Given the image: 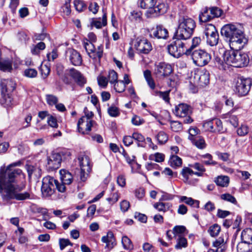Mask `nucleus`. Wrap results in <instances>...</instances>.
I'll return each instance as SVG.
<instances>
[{
    "instance_id": "nucleus-1",
    "label": "nucleus",
    "mask_w": 252,
    "mask_h": 252,
    "mask_svg": "<svg viewBox=\"0 0 252 252\" xmlns=\"http://www.w3.org/2000/svg\"><path fill=\"white\" fill-rule=\"evenodd\" d=\"M221 34L228 42L231 50H226L223 53L224 60L227 64L236 67H243L252 63L245 53L239 52L247 44L248 39L245 33L244 29L239 25L226 24L221 29Z\"/></svg>"
},
{
    "instance_id": "nucleus-2",
    "label": "nucleus",
    "mask_w": 252,
    "mask_h": 252,
    "mask_svg": "<svg viewBox=\"0 0 252 252\" xmlns=\"http://www.w3.org/2000/svg\"><path fill=\"white\" fill-rule=\"evenodd\" d=\"M7 178L1 186V197L3 200L16 199L23 201L30 198L29 192H20L25 188L20 186L19 182L24 180L25 175L19 168H13L12 171L7 174Z\"/></svg>"
},
{
    "instance_id": "nucleus-3",
    "label": "nucleus",
    "mask_w": 252,
    "mask_h": 252,
    "mask_svg": "<svg viewBox=\"0 0 252 252\" xmlns=\"http://www.w3.org/2000/svg\"><path fill=\"white\" fill-rule=\"evenodd\" d=\"M196 27L195 21L190 18L183 17L179 20L175 34L178 38L188 39L193 34Z\"/></svg>"
},
{
    "instance_id": "nucleus-4",
    "label": "nucleus",
    "mask_w": 252,
    "mask_h": 252,
    "mask_svg": "<svg viewBox=\"0 0 252 252\" xmlns=\"http://www.w3.org/2000/svg\"><path fill=\"white\" fill-rule=\"evenodd\" d=\"M57 189L59 192H64L66 188L65 185L60 184L59 181L53 177L47 176L42 179L41 192L43 196H51Z\"/></svg>"
},
{
    "instance_id": "nucleus-5",
    "label": "nucleus",
    "mask_w": 252,
    "mask_h": 252,
    "mask_svg": "<svg viewBox=\"0 0 252 252\" xmlns=\"http://www.w3.org/2000/svg\"><path fill=\"white\" fill-rule=\"evenodd\" d=\"M173 41L168 46L169 53L175 58H178L183 55H187L188 42L187 39L175 37L173 38Z\"/></svg>"
},
{
    "instance_id": "nucleus-6",
    "label": "nucleus",
    "mask_w": 252,
    "mask_h": 252,
    "mask_svg": "<svg viewBox=\"0 0 252 252\" xmlns=\"http://www.w3.org/2000/svg\"><path fill=\"white\" fill-rule=\"evenodd\" d=\"M80 167V181L85 182L92 170V164L88 156L81 154L78 158Z\"/></svg>"
},
{
    "instance_id": "nucleus-7",
    "label": "nucleus",
    "mask_w": 252,
    "mask_h": 252,
    "mask_svg": "<svg viewBox=\"0 0 252 252\" xmlns=\"http://www.w3.org/2000/svg\"><path fill=\"white\" fill-rule=\"evenodd\" d=\"M203 34V38L206 39L207 45L215 46L218 44L219 34L214 25L206 24L204 29Z\"/></svg>"
},
{
    "instance_id": "nucleus-8",
    "label": "nucleus",
    "mask_w": 252,
    "mask_h": 252,
    "mask_svg": "<svg viewBox=\"0 0 252 252\" xmlns=\"http://www.w3.org/2000/svg\"><path fill=\"white\" fill-rule=\"evenodd\" d=\"M189 56H191L193 63L198 66L207 64L212 58L210 53L202 49L195 50Z\"/></svg>"
},
{
    "instance_id": "nucleus-9",
    "label": "nucleus",
    "mask_w": 252,
    "mask_h": 252,
    "mask_svg": "<svg viewBox=\"0 0 252 252\" xmlns=\"http://www.w3.org/2000/svg\"><path fill=\"white\" fill-rule=\"evenodd\" d=\"M251 85L252 81L250 79L238 77L235 82L234 92L239 96H245L249 92Z\"/></svg>"
},
{
    "instance_id": "nucleus-10",
    "label": "nucleus",
    "mask_w": 252,
    "mask_h": 252,
    "mask_svg": "<svg viewBox=\"0 0 252 252\" xmlns=\"http://www.w3.org/2000/svg\"><path fill=\"white\" fill-rule=\"evenodd\" d=\"M134 46L140 53L147 54L152 50L151 43L145 38L138 37L136 39Z\"/></svg>"
},
{
    "instance_id": "nucleus-11",
    "label": "nucleus",
    "mask_w": 252,
    "mask_h": 252,
    "mask_svg": "<svg viewBox=\"0 0 252 252\" xmlns=\"http://www.w3.org/2000/svg\"><path fill=\"white\" fill-rule=\"evenodd\" d=\"M194 83L198 86L204 87L209 83L210 74L206 69L197 70L194 74Z\"/></svg>"
},
{
    "instance_id": "nucleus-12",
    "label": "nucleus",
    "mask_w": 252,
    "mask_h": 252,
    "mask_svg": "<svg viewBox=\"0 0 252 252\" xmlns=\"http://www.w3.org/2000/svg\"><path fill=\"white\" fill-rule=\"evenodd\" d=\"M61 161V155L57 153H53L47 158L46 167L50 171L56 170L60 167Z\"/></svg>"
},
{
    "instance_id": "nucleus-13",
    "label": "nucleus",
    "mask_w": 252,
    "mask_h": 252,
    "mask_svg": "<svg viewBox=\"0 0 252 252\" xmlns=\"http://www.w3.org/2000/svg\"><path fill=\"white\" fill-rule=\"evenodd\" d=\"M95 122L92 120H88L86 117H81L78 122V131L82 134H88Z\"/></svg>"
},
{
    "instance_id": "nucleus-14",
    "label": "nucleus",
    "mask_w": 252,
    "mask_h": 252,
    "mask_svg": "<svg viewBox=\"0 0 252 252\" xmlns=\"http://www.w3.org/2000/svg\"><path fill=\"white\" fill-rule=\"evenodd\" d=\"M66 58L72 65L75 66L80 65L82 63V58L80 54L73 49H67L66 52Z\"/></svg>"
},
{
    "instance_id": "nucleus-15",
    "label": "nucleus",
    "mask_w": 252,
    "mask_h": 252,
    "mask_svg": "<svg viewBox=\"0 0 252 252\" xmlns=\"http://www.w3.org/2000/svg\"><path fill=\"white\" fill-rule=\"evenodd\" d=\"M172 71L170 64L165 63H160L156 65L154 73L158 77H165L169 75Z\"/></svg>"
},
{
    "instance_id": "nucleus-16",
    "label": "nucleus",
    "mask_w": 252,
    "mask_h": 252,
    "mask_svg": "<svg viewBox=\"0 0 252 252\" xmlns=\"http://www.w3.org/2000/svg\"><path fill=\"white\" fill-rule=\"evenodd\" d=\"M21 162L18 161L12 163L7 166L6 167H1L0 169V194L1 195V186L5 182L6 178H7V174L9 172L12 171L13 168L16 166H20Z\"/></svg>"
},
{
    "instance_id": "nucleus-17",
    "label": "nucleus",
    "mask_w": 252,
    "mask_h": 252,
    "mask_svg": "<svg viewBox=\"0 0 252 252\" xmlns=\"http://www.w3.org/2000/svg\"><path fill=\"white\" fill-rule=\"evenodd\" d=\"M150 36L158 39H166L168 36V32L162 26L158 25L151 30Z\"/></svg>"
},
{
    "instance_id": "nucleus-18",
    "label": "nucleus",
    "mask_w": 252,
    "mask_h": 252,
    "mask_svg": "<svg viewBox=\"0 0 252 252\" xmlns=\"http://www.w3.org/2000/svg\"><path fill=\"white\" fill-rule=\"evenodd\" d=\"M173 113L177 117H185L191 113L190 107L187 104H179L175 107Z\"/></svg>"
},
{
    "instance_id": "nucleus-19",
    "label": "nucleus",
    "mask_w": 252,
    "mask_h": 252,
    "mask_svg": "<svg viewBox=\"0 0 252 252\" xmlns=\"http://www.w3.org/2000/svg\"><path fill=\"white\" fill-rule=\"evenodd\" d=\"M101 241L106 244L105 248L108 250H111L116 245L114 234L111 231H108L106 235L102 237Z\"/></svg>"
},
{
    "instance_id": "nucleus-20",
    "label": "nucleus",
    "mask_w": 252,
    "mask_h": 252,
    "mask_svg": "<svg viewBox=\"0 0 252 252\" xmlns=\"http://www.w3.org/2000/svg\"><path fill=\"white\" fill-rule=\"evenodd\" d=\"M69 75L77 83V84L80 86H83L86 83V80L84 78L83 75L78 70L72 68L69 70Z\"/></svg>"
},
{
    "instance_id": "nucleus-21",
    "label": "nucleus",
    "mask_w": 252,
    "mask_h": 252,
    "mask_svg": "<svg viewBox=\"0 0 252 252\" xmlns=\"http://www.w3.org/2000/svg\"><path fill=\"white\" fill-rule=\"evenodd\" d=\"M60 174L62 183H60V184L70 185L76 178L77 181L80 180L79 177H73L71 173L65 170H61Z\"/></svg>"
},
{
    "instance_id": "nucleus-22",
    "label": "nucleus",
    "mask_w": 252,
    "mask_h": 252,
    "mask_svg": "<svg viewBox=\"0 0 252 252\" xmlns=\"http://www.w3.org/2000/svg\"><path fill=\"white\" fill-rule=\"evenodd\" d=\"M181 174L184 178V182L190 185L194 184L198 181L197 179H195L193 180H190L189 179V176H191L193 174L194 175V171H193L191 168L189 167H184L181 171Z\"/></svg>"
},
{
    "instance_id": "nucleus-23",
    "label": "nucleus",
    "mask_w": 252,
    "mask_h": 252,
    "mask_svg": "<svg viewBox=\"0 0 252 252\" xmlns=\"http://www.w3.org/2000/svg\"><path fill=\"white\" fill-rule=\"evenodd\" d=\"M1 92L11 94L16 88V83L12 80H4L1 83Z\"/></svg>"
},
{
    "instance_id": "nucleus-24",
    "label": "nucleus",
    "mask_w": 252,
    "mask_h": 252,
    "mask_svg": "<svg viewBox=\"0 0 252 252\" xmlns=\"http://www.w3.org/2000/svg\"><path fill=\"white\" fill-rule=\"evenodd\" d=\"M167 10V6L162 2H159L157 5H155L151 10L150 14L153 16H158L159 15L165 13Z\"/></svg>"
},
{
    "instance_id": "nucleus-25",
    "label": "nucleus",
    "mask_w": 252,
    "mask_h": 252,
    "mask_svg": "<svg viewBox=\"0 0 252 252\" xmlns=\"http://www.w3.org/2000/svg\"><path fill=\"white\" fill-rule=\"evenodd\" d=\"M13 98L11 94L1 92L0 104L4 107H10L12 105Z\"/></svg>"
},
{
    "instance_id": "nucleus-26",
    "label": "nucleus",
    "mask_w": 252,
    "mask_h": 252,
    "mask_svg": "<svg viewBox=\"0 0 252 252\" xmlns=\"http://www.w3.org/2000/svg\"><path fill=\"white\" fill-rule=\"evenodd\" d=\"M27 170L30 179H31L32 176L36 178H38L41 176V170L39 168L31 165H27Z\"/></svg>"
},
{
    "instance_id": "nucleus-27",
    "label": "nucleus",
    "mask_w": 252,
    "mask_h": 252,
    "mask_svg": "<svg viewBox=\"0 0 252 252\" xmlns=\"http://www.w3.org/2000/svg\"><path fill=\"white\" fill-rule=\"evenodd\" d=\"M189 166L197 171H194V175L198 177H202L205 175L206 169L204 165L199 162H195L193 164H189Z\"/></svg>"
},
{
    "instance_id": "nucleus-28",
    "label": "nucleus",
    "mask_w": 252,
    "mask_h": 252,
    "mask_svg": "<svg viewBox=\"0 0 252 252\" xmlns=\"http://www.w3.org/2000/svg\"><path fill=\"white\" fill-rule=\"evenodd\" d=\"M242 241L252 245V229L246 228L241 233Z\"/></svg>"
},
{
    "instance_id": "nucleus-29",
    "label": "nucleus",
    "mask_w": 252,
    "mask_h": 252,
    "mask_svg": "<svg viewBox=\"0 0 252 252\" xmlns=\"http://www.w3.org/2000/svg\"><path fill=\"white\" fill-rule=\"evenodd\" d=\"M157 2V0H141L139 5L142 8L148 9L147 12L150 14L151 10L154 7Z\"/></svg>"
},
{
    "instance_id": "nucleus-30",
    "label": "nucleus",
    "mask_w": 252,
    "mask_h": 252,
    "mask_svg": "<svg viewBox=\"0 0 252 252\" xmlns=\"http://www.w3.org/2000/svg\"><path fill=\"white\" fill-rule=\"evenodd\" d=\"M144 77L149 87L151 90H154L155 89L156 84L152 76L151 71L148 69L145 70L144 71Z\"/></svg>"
},
{
    "instance_id": "nucleus-31",
    "label": "nucleus",
    "mask_w": 252,
    "mask_h": 252,
    "mask_svg": "<svg viewBox=\"0 0 252 252\" xmlns=\"http://www.w3.org/2000/svg\"><path fill=\"white\" fill-rule=\"evenodd\" d=\"M201 43V38L199 37H194L191 40V44L189 47L188 44V48L187 51V56H189L190 54L194 50V48L198 47Z\"/></svg>"
},
{
    "instance_id": "nucleus-32",
    "label": "nucleus",
    "mask_w": 252,
    "mask_h": 252,
    "mask_svg": "<svg viewBox=\"0 0 252 252\" xmlns=\"http://www.w3.org/2000/svg\"><path fill=\"white\" fill-rule=\"evenodd\" d=\"M83 46L88 54L91 58V55L95 53V48L93 43L85 39L83 40Z\"/></svg>"
},
{
    "instance_id": "nucleus-33",
    "label": "nucleus",
    "mask_w": 252,
    "mask_h": 252,
    "mask_svg": "<svg viewBox=\"0 0 252 252\" xmlns=\"http://www.w3.org/2000/svg\"><path fill=\"white\" fill-rule=\"evenodd\" d=\"M209 10L210 9L208 7H205L202 10L199 16L200 22H206L213 19L212 17H211V14L209 12Z\"/></svg>"
},
{
    "instance_id": "nucleus-34",
    "label": "nucleus",
    "mask_w": 252,
    "mask_h": 252,
    "mask_svg": "<svg viewBox=\"0 0 252 252\" xmlns=\"http://www.w3.org/2000/svg\"><path fill=\"white\" fill-rule=\"evenodd\" d=\"M216 184L222 187H226L228 186L229 179L226 176H219L215 180Z\"/></svg>"
},
{
    "instance_id": "nucleus-35",
    "label": "nucleus",
    "mask_w": 252,
    "mask_h": 252,
    "mask_svg": "<svg viewBox=\"0 0 252 252\" xmlns=\"http://www.w3.org/2000/svg\"><path fill=\"white\" fill-rule=\"evenodd\" d=\"M171 205L169 203L160 202H157L154 204V207L159 212H165L171 207Z\"/></svg>"
},
{
    "instance_id": "nucleus-36",
    "label": "nucleus",
    "mask_w": 252,
    "mask_h": 252,
    "mask_svg": "<svg viewBox=\"0 0 252 252\" xmlns=\"http://www.w3.org/2000/svg\"><path fill=\"white\" fill-rule=\"evenodd\" d=\"M170 165L174 168L180 167L182 164V159L177 156H172L169 160Z\"/></svg>"
},
{
    "instance_id": "nucleus-37",
    "label": "nucleus",
    "mask_w": 252,
    "mask_h": 252,
    "mask_svg": "<svg viewBox=\"0 0 252 252\" xmlns=\"http://www.w3.org/2000/svg\"><path fill=\"white\" fill-rule=\"evenodd\" d=\"M191 141L193 144L199 149H203L206 147L204 139L200 136L194 137V138H192Z\"/></svg>"
},
{
    "instance_id": "nucleus-38",
    "label": "nucleus",
    "mask_w": 252,
    "mask_h": 252,
    "mask_svg": "<svg viewBox=\"0 0 252 252\" xmlns=\"http://www.w3.org/2000/svg\"><path fill=\"white\" fill-rule=\"evenodd\" d=\"M250 244L241 242L237 246L238 252H252V247H250Z\"/></svg>"
},
{
    "instance_id": "nucleus-39",
    "label": "nucleus",
    "mask_w": 252,
    "mask_h": 252,
    "mask_svg": "<svg viewBox=\"0 0 252 252\" xmlns=\"http://www.w3.org/2000/svg\"><path fill=\"white\" fill-rule=\"evenodd\" d=\"M188 246L187 240L182 235H178L177 244L175 246L177 250L181 249L183 248H186Z\"/></svg>"
},
{
    "instance_id": "nucleus-40",
    "label": "nucleus",
    "mask_w": 252,
    "mask_h": 252,
    "mask_svg": "<svg viewBox=\"0 0 252 252\" xmlns=\"http://www.w3.org/2000/svg\"><path fill=\"white\" fill-rule=\"evenodd\" d=\"M156 138L159 144L162 145L167 142L168 140V136L164 131H160L156 136Z\"/></svg>"
},
{
    "instance_id": "nucleus-41",
    "label": "nucleus",
    "mask_w": 252,
    "mask_h": 252,
    "mask_svg": "<svg viewBox=\"0 0 252 252\" xmlns=\"http://www.w3.org/2000/svg\"><path fill=\"white\" fill-rule=\"evenodd\" d=\"M46 47L45 44L40 42L36 45H33L31 48V52L33 55H38L41 50H43Z\"/></svg>"
},
{
    "instance_id": "nucleus-42",
    "label": "nucleus",
    "mask_w": 252,
    "mask_h": 252,
    "mask_svg": "<svg viewBox=\"0 0 252 252\" xmlns=\"http://www.w3.org/2000/svg\"><path fill=\"white\" fill-rule=\"evenodd\" d=\"M0 69L10 72L12 69V62L10 60L0 61Z\"/></svg>"
},
{
    "instance_id": "nucleus-43",
    "label": "nucleus",
    "mask_w": 252,
    "mask_h": 252,
    "mask_svg": "<svg viewBox=\"0 0 252 252\" xmlns=\"http://www.w3.org/2000/svg\"><path fill=\"white\" fill-rule=\"evenodd\" d=\"M132 137L137 142L138 147H144L145 138L143 135L138 132H134L132 134Z\"/></svg>"
},
{
    "instance_id": "nucleus-44",
    "label": "nucleus",
    "mask_w": 252,
    "mask_h": 252,
    "mask_svg": "<svg viewBox=\"0 0 252 252\" xmlns=\"http://www.w3.org/2000/svg\"><path fill=\"white\" fill-rule=\"evenodd\" d=\"M92 25L97 29H100L102 26H105L107 24V16L106 13H104L102 16V22L100 21V19L95 20L93 21L92 22Z\"/></svg>"
},
{
    "instance_id": "nucleus-45",
    "label": "nucleus",
    "mask_w": 252,
    "mask_h": 252,
    "mask_svg": "<svg viewBox=\"0 0 252 252\" xmlns=\"http://www.w3.org/2000/svg\"><path fill=\"white\" fill-rule=\"evenodd\" d=\"M213 129L214 131H212V132H220L222 131L223 126L222 123L220 120L217 118H214L213 122Z\"/></svg>"
},
{
    "instance_id": "nucleus-46",
    "label": "nucleus",
    "mask_w": 252,
    "mask_h": 252,
    "mask_svg": "<svg viewBox=\"0 0 252 252\" xmlns=\"http://www.w3.org/2000/svg\"><path fill=\"white\" fill-rule=\"evenodd\" d=\"M223 60H222L220 57L218 56H216L215 58V63L216 65L220 69L222 70H225L227 67L226 62L224 60L223 57Z\"/></svg>"
},
{
    "instance_id": "nucleus-47",
    "label": "nucleus",
    "mask_w": 252,
    "mask_h": 252,
    "mask_svg": "<svg viewBox=\"0 0 252 252\" xmlns=\"http://www.w3.org/2000/svg\"><path fill=\"white\" fill-rule=\"evenodd\" d=\"M122 243L125 249L131 250L133 249L131 241L126 236L122 237Z\"/></svg>"
},
{
    "instance_id": "nucleus-48",
    "label": "nucleus",
    "mask_w": 252,
    "mask_h": 252,
    "mask_svg": "<svg viewBox=\"0 0 252 252\" xmlns=\"http://www.w3.org/2000/svg\"><path fill=\"white\" fill-rule=\"evenodd\" d=\"M220 231V227L217 224H214L209 227L208 231L212 237H216L219 235Z\"/></svg>"
},
{
    "instance_id": "nucleus-49",
    "label": "nucleus",
    "mask_w": 252,
    "mask_h": 252,
    "mask_svg": "<svg viewBox=\"0 0 252 252\" xmlns=\"http://www.w3.org/2000/svg\"><path fill=\"white\" fill-rule=\"evenodd\" d=\"M74 7L78 12H82L86 9L87 5L82 0H75L74 1Z\"/></svg>"
},
{
    "instance_id": "nucleus-50",
    "label": "nucleus",
    "mask_w": 252,
    "mask_h": 252,
    "mask_svg": "<svg viewBox=\"0 0 252 252\" xmlns=\"http://www.w3.org/2000/svg\"><path fill=\"white\" fill-rule=\"evenodd\" d=\"M180 201L184 202L190 206L195 204L197 207H199V202L197 200H193L191 197L182 196L180 197Z\"/></svg>"
},
{
    "instance_id": "nucleus-51",
    "label": "nucleus",
    "mask_w": 252,
    "mask_h": 252,
    "mask_svg": "<svg viewBox=\"0 0 252 252\" xmlns=\"http://www.w3.org/2000/svg\"><path fill=\"white\" fill-rule=\"evenodd\" d=\"M113 84L114 90L118 93H122L125 90V84L123 81H117Z\"/></svg>"
},
{
    "instance_id": "nucleus-52",
    "label": "nucleus",
    "mask_w": 252,
    "mask_h": 252,
    "mask_svg": "<svg viewBox=\"0 0 252 252\" xmlns=\"http://www.w3.org/2000/svg\"><path fill=\"white\" fill-rule=\"evenodd\" d=\"M169 91L166 92H160L158 91H155L153 93V94L155 95H159L166 102H169Z\"/></svg>"
},
{
    "instance_id": "nucleus-53",
    "label": "nucleus",
    "mask_w": 252,
    "mask_h": 252,
    "mask_svg": "<svg viewBox=\"0 0 252 252\" xmlns=\"http://www.w3.org/2000/svg\"><path fill=\"white\" fill-rule=\"evenodd\" d=\"M202 158L205 159L203 161V162L207 165H215L217 164V162L214 161L212 159V156L209 154H206L205 155H202Z\"/></svg>"
},
{
    "instance_id": "nucleus-54",
    "label": "nucleus",
    "mask_w": 252,
    "mask_h": 252,
    "mask_svg": "<svg viewBox=\"0 0 252 252\" xmlns=\"http://www.w3.org/2000/svg\"><path fill=\"white\" fill-rule=\"evenodd\" d=\"M209 9L213 18L220 17L223 13V11L217 7H212Z\"/></svg>"
},
{
    "instance_id": "nucleus-55",
    "label": "nucleus",
    "mask_w": 252,
    "mask_h": 252,
    "mask_svg": "<svg viewBox=\"0 0 252 252\" xmlns=\"http://www.w3.org/2000/svg\"><path fill=\"white\" fill-rule=\"evenodd\" d=\"M165 156L163 154L160 153H156L154 155L150 156L151 160H154L157 162H161L164 161Z\"/></svg>"
},
{
    "instance_id": "nucleus-56",
    "label": "nucleus",
    "mask_w": 252,
    "mask_h": 252,
    "mask_svg": "<svg viewBox=\"0 0 252 252\" xmlns=\"http://www.w3.org/2000/svg\"><path fill=\"white\" fill-rule=\"evenodd\" d=\"M220 198L234 204H237L236 198L229 193H224L220 195Z\"/></svg>"
},
{
    "instance_id": "nucleus-57",
    "label": "nucleus",
    "mask_w": 252,
    "mask_h": 252,
    "mask_svg": "<svg viewBox=\"0 0 252 252\" xmlns=\"http://www.w3.org/2000/svg\"><path fill=\"white\" fill-rule=\"evenodd\" d=\"M170 127L172 131L179 132L182 130V125L178 121H172L170 123Z\"/></svg>"
},
{
    "instance_id": "nucleus-58",
    "label": "nucleus",
    "mask_w": 252,
    "mask_h": 252,
    "mask_svg": "<svg viewBox=\"0 0 252 252\" xmlns=\"http://www.w3.org/2000/svg\"><path fill=\"white\" fill-rule=\"evenodd\" d=\"M108 81L110 84H113L118 80V74L116 71L113 70H110L108 75Z\"/></svg>"
},
{
    "instance_id": "nucleus-59",
    "label": "nucleus",
    "mask_w": 252,
    "mask_h": 252,
    "mask_svg": "<svg viewBox=\"0 0 252 252\" xmlns=\"http://www.w3.org/2000/svg\"><path fill=\"white\" fill-rule=\"evenodd\" d=\"M214 119L208 120L204 122L203 127L205 130L212 132L214 131L213 129Z\"/></svg>"
},
{
    "instance_id": "nucleus-60",
    "label": "nucleus",
    "mask_w": 252,
    "mask_h": 252,
    "mask_svg": "<svg viewBox=\"0 0 252 252\" xmlns=\"http://www.w3.org/2000/svg\"><path fill=\"white\" fill-rule=\"evenodd\" d=\"M46 99L47 103L51 106L56 104L58 101L57 97L52 94H47Z\"/></svg>"
},
{
    "instance_id": "nucleus-61",
    "label": "nucleus",
    "mask_w": 252,
    "mask_h": 252,
    "mask_svg": "<svg viewBox=\"0 0 252 252\" xmlns=\"http://www.w3.org/2000/svg\"><path fill=\"white\" fill-rule=\"evenodd\" d=\"M108 113L109 115L113 117H116L120 115L119 109L118 107L112 106L108 108Z\"/></svg>"
},
{
    "instance_id": "nucleus-62",
    "label": "nucleus",
    "mask_w": 252,
    "mask_h": 252,
    "mask_svg": "<svg viewBox=\"0 0 252 252\" xmlns=\"http://www.w3.org/2000/svg\"><path fill=\"white\" fill-rule=\"evenodd\" d=\"M103 54V46L99 45L97 47V51L95 50V53L93 54L92 55H91V58L93 59H96L97 58H98L99 60L102 57Z\"/></svg>"
},
{
    "instance_id": "nucleus-63",
    "label": "nucleus",
    "mask_w": 252,
    "mask_h": 252,
    "mask_svg": "<svg viewBox=\"0 0 252 252\" xmlns=\"http://www.w3.org/2000/svg\"><path fill=\"white\" fill-rule=\"evenodd\" d=\"M237 133L241 136H243L248 134L249 132V127L247 126L242 125L241 126L237 129Z\"/></svg>"
},
{
    "instance_id": "nucleus-64",
    "label": "nucleus",
    "mask_w": 252,
    "mask_h": 252,
    "mask_svg": "<svg viewBox=\"0 0 252 252\" xmlns=\"http://www.w3.org/2000/svg\"><path fill=\"white\" fill-rule=\"evenodd\" d=\"M200 130L196 127H190L189 130V138L191 141L192 138H194V137H197V135L199 133Z\"/></svg>"
}]
</instances>
